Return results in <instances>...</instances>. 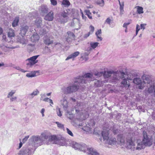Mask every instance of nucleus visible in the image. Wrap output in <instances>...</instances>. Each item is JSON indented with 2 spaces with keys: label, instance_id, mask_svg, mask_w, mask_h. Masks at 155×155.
I'll return each instance as SVG.
<instances>
[{
  "label": "nucleus",
  "instance_id": "f257e3e1",
  "mask_svg": "<svg viewBox=\"0 0 155 155\" xmlns=\"http://www.w3.org/2000/svg\"><path fill=\"white\" fill-rule=\"evenodd\" d=\"M94 80L93 74L91 73H87L83 76H77L75 78L73 84L67 87H63L62 90L65 94H71L76 91L78 89L79 85L81 86L82 84H86Z\"/></svg>",
  "mask_w": 155,
  "mask_h": 155
},
{
  "label": "nucleus",
  "instance_id": "f03ea898",
  "mask_svg": "<svg viewBox=\"0 0 155 155\" xmlns=\"http://www.w3.org/2000/svg\"><path fill=\"white\" fill-rule=\"evenodd\" d=\"M29 140L31 145L36 147L44 144L45 142L47 144H49L50 143L49 142H51L62 146L64 145L63 143H61V142L58 140L56 136H50L44 133H41L40 136H32Z\"/></svg>",
  "mask_w": 155,
  "mask_h": 155
},
{
  "label": "nucleus",
  "instance_id": "7ed1b4c3",
  "mask_svg": "<svg viewBox=\"0 0 155 155\" xmlns=\"http://www.w3.org/2000/svg\"><path fill=\"white\" fill-rule=\"evenodd\" d=\"M72 147L75 150L84 152H87L88 154L91 155H99V153L93 148H87L85 144L83 143H78L76 142H72L71 144Z\"/></svg>",
  "mask_w": 155,
  "mask_h": 155
},
{
  "label": "nucleus",
  "instance_id": "20e7f679",
  "mask_svg": "<svg viewBox=\"0 0 155 155\" xmlns=\"http://www.w3.org/2000/svg\"><path fill=\"white\" fill-rule=\"evenodd\" d=\"M122 73L120 72H118V71L114 72L113 70L104 71V77L105 79L108 81L107 78H110L113 80V81L115 82V79H118L119 77V75H121Z\"/></svg>",
  "mask_w": 155,
  "mask_h": 155
},
{
  "label": "nucleus",
  "instance_id": "39448f33",
  "mask_svg": "<svg viewBox=\"0 0 155 155\" xmlns=\"http://www.w3.org/2000/svg\"><path fill=\"white\" fill-rule=\"evenodd\" d=\"M39 56V55H35L27 59L25 61L27 67L28 68L32 67L34 64L38 62V61L37 59Z\"/></svg>",
  "mask_w": 155,
  "mask_h": 155
},
{
  "label": "nucleus",
  "instance_id": "423d86ee",
  "mask_svg": "<svg viewBox=\"0 0 155 155\" xmlns=\"http://www.w3.org/2000/svg\"><path fill=\"white\" fill-rule=\"evenodd\" d=\"M143 139L142 141L146 146H150L152 144L153 141L152 137L148 135L146 132H143Z\"/></svg>",
  "mask_w": 155,
  "mask_h": 155
},
{
  "label": "nucleus",
  "instance_id": "0eeeda50",
  "mask_svg": "<svg viewBox=\"0 0 155 155\" xmlns=\"http://www.w3.org/2000/svg\"><path fill=\"white\" fill-rule=\"evenodd\" d=\"M36 148L34 150L29 145L27 147L23 148L20 151V155H31L33 153Z\"/></svg>",
  "mask_w": 155,
  "mask_h": 155
},
{
  "label": "nucleus",
  "instance_id": "6e6552de",
  "mask_svg": "<svg viewBox=\"0 0 155 155\" xmlns=\"http://www.w3.org/2000/svg\"><path fill=\"white\" fill-rule=\"evenodd\" d=\"M118 72H121L122 75H119V77H118V79H115V81H116L117 80H118L119 79L121 78L122 79V81L121 82V84L125 85H128V87L130 86V84H127V81L128 80V79L126 78L127 74H126L124 72L122 71H119Z\"/></svg>",
  "mask_w": 155,
  "mask_h": 155
},
{
  "label": "nucleus",
  "instance_id": "1a4fd4ad",
  "mask_svg": "<svg viewBox=\"0 0 155 155\" xmlns=\"http://www.w3.org/2000/svg\"><path fill=\"white\" fill-rule=\"evenodd\" d=\"M141 78L143 80V84H147V85L152 84L151 77L149 75L143 74L141 76Z\"/></svg>",
  "mask_w": 155,
  "mask_h": 155
},
{
  "label": "nucleus",
  "instance_id": "9d476101",
  "mask_svg": "<svg viewBox=\"0 0 155 155\" xmlns=\"http://www.w3.org/2000/svg\"><path fill=\"white\" fill-rule=\"evenodd\" d=\"M127 147L128 149L133 151L136 150V145L134 142L132 140L131 138L127 139Z\"/></svg>",
  "mask_w": 155,
  "mask_h": 155
},
{
  "label": "nucleus",
  "instance_id": "9b49d317",
  "mask_svg": "<svg viewBox=\"0 0 155 155\" xmlns=\"http://www.w3.org/2000/svg\"><path fill=\"white\" fill-rule=\"evenodd\" d=\"M43 41L45 45H49L53 43V38L50 35H46L43 38Z\"/></svg>",
  "mask_w": 155,
  "mask_h": 155
},
{
  "label": "nucleus",
  "instance_id": "f8f14e48",
  "mask_svg": "<svg viewBox=\"0 0 155 155\" xmlns=\"http://www.w3.org/2000/svg\"><path fill=\"white\" fill-rule=\"evenodd\" d=\"M133 82L138 85V88L140 89H142L144 87L143 83L140 78H134L133 80Z\"/></svg>",
  "mask_w": 155,
  "mask_h": 155
},
{
  "label": "nucleus",
  "instance_id": "ddd939ff",
  "mask_svg": "<svg viewBox=\"0 0 155 155\" xmlns=\"http://www.w3.org/2000/svg\"><path fill=\"white\" fill-rule=\"evenodd\" d=\"M69 15L67 12H62L58 21L61 23H64L67 21L68 19V15Z\"/></svg>",
  "mask_w": 155,
  "mask_h": 155
},
{
  "label": "nucleus",
  "instance_id": "4468645a",
  "mask_svg": "<svg viewBox=\"0 0 155 155\" xmlns=\"http://www.w3.org/2000/svg\"><path fill=\"white\" fill-rule=\"evenodd\" d=\"M147 87L148 89L147 90L146 89L145 90V94L147 95L148 94H149L153 93L155 88V86L153 84V83L151 84L147 85Z\"/></svg>",
  "mask_w": 155,
  "mask_h": 155
},
{
  "label": "nucleus",
  "instance_id": "2eb2a0df",
  "mask_svg": "<svg viewBox=\"0 0 155 155\" xmlns=\"http://www.w3.org/2000/svg\"><path fill=\"white\" fill-rule=\"evenodd\" d=\"M110 131V129H107L106 130L104 129L103 130L102 132V136L104 140L106 141L109 137V135Z\"/></svg>",
  "mask_w": 155,
  "mask_h": 155
},
{
  "label": "nucleus",
  "instance_id": "dca6fc26",
  "mask_svg": "<svg viewBox=\"0 0 155 155\" xmlns=\"http://www.w3.org/2000/svg\"><path fill=\"white\" fill-rule=\"evenodd\" d=\"M28 26L27 25H22L20 28V32L19 33V35L25 36L28 31Z\"/></svg>",
  "mask_w": 155,
  "mask_h": 155
},
{
  "label": "nucleus",
  "instance_id": "f3484780",
  "mask_svg": "<svg viewBox=\"0 0 155 155\" xmlns=\"http://www.w3.org/2000/svg\"><path fill=\"white\" fill-rule=\"evenodd\" d=\"M61 104L62 105L64 109L67 110L68 106L67 97L63 96L62 99L61 100Z\"/></svg>",
  "mask_w": 155,
  "mask_h": 155
},
{
  "label": "nucleus",
  "instance_id": "a211bd4d",
  "mask_svg": "<svg viewBox=\"0 0 155 155\" xmlns=\"http://www.w3.org/2000/svg\"><path fill=\"white\" fill-rule=\"evenodd\" d=\"M48 8L47 6L45 5H42L40 8V11L41 14L44 16L48 12Z\"/></svg>",
  "mask_w": 155,
  "mask_h": 155
},
{
  "label": "nucleus",
  "instance_id": "6ab92c4d",
  "mask_svg": "<svg viewBox=\"0 0 155 155\" xmlns=\"http://www.w3.org/2000/svg\"><path fill=\"white\" fill-rule=\"evenodd\" d=\"M108 82L107 80H105L104 81H100L99 80H96L94 82V86L97 87H100L102 86L104 84L107 83Z\"/></svg>",
  "mask_w": 155,
  "mask_h": 155
},
{
  "label": "nucleus",
  "instance_id": "aec40b11",
  "mask_svg": "<svg viewBox=\"0 0 155 155\" xmlns=\"http://www.w3.org/2000/svg\"><path fill=\"white\" fill-rule=\"evenodd\" d=\"M54 18V14L52 11H51L45 15L44 19L48 21H52Z\"/></svg>",
  "mask_w": 155,
  "mask_h": 155
},
{
  "label": "nucleus",
  "instance_id": "412c9836",
  "mask_svg": "<svg viewBox=\"0 0 155 155\" xmlns=\"http://www.w3.org/2000/svg\"><path fill=\"white\" fill-rule=\"evenodd\" d=\"M24 36L22 35H18L16 39L17 41L21 43L22 44H24L25 43L26 40L24 38Z\"/></svg>",
  "mask_w": 155,
  "mask_h": 155
},
{
  "label": "nucleus",
  "instance_id": "4be33fe9",
  "mask_svg": "<svg viewBox=\"0 0 155 155\" xmlns=\"http://www.w3.org/2000/svg\"><path fill=\"white\" fill-rule=\"evenodd\" d=\"M137 145L136 147V150H140L145 148L146 146L142 141H140L138 140L137 142Z\"/></svg>",
  "mask_w": 155,
  "mask_h": 155
},
{
  "label": "nucleus",
  "instance_id": "5701e85b",
  "mask_svg": "<svg viewBox=\"0 0 155 155\" xmlns=\"http://www.w3.org/2000/svg\"><path fill=\"white\" fill-rule=\"evenodd\" d=\"M117 140L118 143L120 145H123L124 144V138L123 137L122 135L120 134L118 135Z\"/></svg>",
  "mask_w": 155,
  "mask_h": 155
},
{
  "label": "nucleus",
  "instance_id": "b1692460",
  "mask_svg": "<svg viewBox=\"0 0 155 155\" xmlns=\"http://www.w3.org/2000/svg\"><path fill=\"white\" fill-rule=\"evenodd\" d=\"M39 93V91L37 89H36L32 93L28 95V98L29 99H32L35 96H37Z\"/></svg>",
  "mask_w": 155,
  "mask_h": 155
},
{
  "label": "nucleus",
  "instance_id": "393cba45",
  "mask_svg": "<svg viewBox=\"0 0 155 155\" xmlns=\"http://www.w3.org/2000/svg\"><path fill=\"white\" fill-rule=\"evenodd\" d=\"M39 39V35L35 33L33 34L31 37L30 39L31 41L33 42H37Z\"/></svg>",
  "mask_w": 155,
  "mask_h": 155
},
{
  "label": "nucleus",
  "instance_id": "a878e982",
  "mask_svg": "<svg viewBox=\"0 0 155 155\" xmlns=\"http://www.w3.org/2000/svg\"><path fill=\"white\" fill-rule=\"evenodd\" d=\"M116 139L114 137L110 138V137L106 141V142L110 145H114L116 144Z\"/></svg>",
  "mask_w": 155,
  "mask_h": 155
},
{
  "label": "nucleus",
  "instance_id": "bb28decb",
  "mask_svg": "<svg viewBox=\"0 0 155 155\" xmlns=\"http://www.w3.org/2000/svg\"><path fill=\"white\" fill-rule=\"evenodd\" d=\"M79 54L78 51H76L69 55L66 59V60H68L71 58H74L76 57Z\"/></svg>",
  "mask_w": 155,
  "mask_h": 155
},
{
  "label": "nucleus",
  "instance_id": "cd10ccee",
  "mask_svg": "<svg viewBox=\"0 0 155 155\" xmlns=\"http://www.w3.org/2000/svg\"><path fill=\"white\" fill-rule=\"evenodd\" d=\"M42 24V20L41 18H38L36 19L35 25L37 26L38 28H40Z\"/></svg>",
  "mask_w": 155,
  "mask_h": 155
},
{
  "label": "nucleus",
  "instance_id": "c85d7f7f",
  "mask_svg": "<svg viewBox=\"0 0 155 155\" xmlns=\"http://www.w3.org/2000/svg\"><path fill=\"white\" fill-rule=\"evenodd\" d=\"M135 74L134 73H129L127 75L126 78L128 80H132L134 78Z\"/></svg>",
  "mask_w": 155,
  "mask_h": 155
},
{
  "label": "nucleus",
  "instance_id": "c756f323",
  "mask_svg": "<svg viewBox=\"0 0 155 155\" xmlns=\"http://www.w3.org/2000/svg\"><path fill=\"white\" fill-rule=\"evenodd\" d=\"M95 3L100 6L103 7L104 5V0H94Z\"/></svg>",
  "mask_w": 155,
  "mask_h": 155
},
{
  "label": "nucleus",
  "instance_id": "7c9ffc66",
  "mask_svg": "<svg viewBox=\"0 0 155 155\" xmlns=\"http://www.w3.org/2000/svg\"><path fill=\"white\" fill-rule=\"evenodd\" d=\"M101 29L98 30L95 33L97 38L99 39L101 41L102 40V38L101 37Z\"/></svg>",
  "mask_w": 155,
  "mask_h": 155
},
{
  "label": "nucleus",
  "instance_id": "2f4dec72",
  "mask_svg": "<svg viewBox=\"0 0 155 155\" xmlns=\"http://www.w3.org/2000/svg\"><path fill=\"white\" fill-rule=\"evenodd\" d=\"M19 21V17H16L12 23V25L13 27H15L18 25V24Z\"/></svg>",
  "mask_w": 155,
  "mask_h": 155
},
{
  "label": "nucleus",
  "instance_id": "473e14b6",
  "mask_svg": "<svg viewBox=\"0 0 155 155\" xmlns=\"http://www.w3.org/2000/svg\"><path fill=\"white\" fill-rule=\"evenodd\" d=\"M8 37L10 38L14 37L15 35L14 31L12 29H10L8 32Z\"/></svg>",
  "mask_w": 155,
  "mask_h": 155
},
{
  "label": "nucleus",
  "instance_id": "72a5a7b5",
  "mask_svg": "<svg viewBox=\"0 0 155 155\" xmlns=\"http://www.w3.org/2000/svg\"><path fill=\"white\" fill-rule=\"evenodd\" d=\"M99 44V43L97 42H91L90 43L91 47L93 49L95 48L98 46Z\"/></svg>",
  "mask_w": 155,
  "mask_h": 155
},
{
  "label": "nucleus",
  "instance_id": "f704fd0d",
  "mask_svg": "<svg viewBox=\"0 0 155 155\" xmlns=\"http://www.w3.org/2000/svg\"><path fill=\"white\" fill-rule=\"evenodd\" d=\"M137 8V13L139 14L143 13V8L142 7L140 6H137L136 7Z\"/></svg>",
  "mask_w": 155,
  "mask_h": 155
},
{
  "label": "nucleus",
  "instance_id": "c9c22d12",
  "mask_svg": "<svg viewBox=\"0 0 155 155\" xmlns=\"http://www.w3.org/2000/svg\"><path fill=\"white\" fill-rule=\"evenodd\" d=\"M62 4L65 7H68L70 5V3L68 0H63Z\"/></svg>",
  "mask_w": 155,
  "mask_h": 155
},
{
  "label": "nucleus",
  "instance_id": "e433bc0d",
  "mask_svg": "<svg viewBox=\"0 0 155 155\" xmlns=\"http://www.w3.org/2000/svg\"><path fill=\"white\" fill-rule=\"evenodd\" d=\"M67 33L68 35V37L71 39L74 38L75 35L73 32L70 31H68L67 32Z\"/></svg>",
  "mask_w": 155,
  "mask_h": 155
},
{
  "label": "nucleus",
  "instance_id": "4c0bfd02",
  "mask_svg": "<svg viewBox=\"0 0 155 155\" xmlns=\"http://www.w3.org/2000/svg\"><path fill=\"white\" fill-rule=\"evenodd\" d=\"M36 76L35 73L32 72L27 73L26 74V76L28 78H32Z\"/></svg>",
  "mask_w": 155,
  "mask_h": 155
},
{
  "label": "nucleus",
  "instance_id": "58836bf2",
  "mask_svg": "<svg viewBox=\"0 0 155 155\" xmlns=\"http://www.w3.org/2000/svg\"><path fill=\"white\" fill-rule=\"evenodd\" d=\"M90 54V52H85L83 54V55L82 56V57L84 59H85V60H87L88 59V56Z\"/></svg>",
  "mask_w": 155,
  "mask_h": 155
},
{
  "label": "nucleus",
  "instance_id": "ea45409f",
  "mask_svg": "<svg viewBox=\"0 0 155 155\" xmlns=\"http://www.w3.org/2000/svg\"><path fill=\"white\" fill-rule=\"evenodd\" d=\"M85 12L86 13V15H87L88 16V17L90 19H92V17L91 16V13L90 12V11L89 10H86L85 11Z\"/></svg>",
  "mask_w": 155,
  "mask_h": 155
},
{
  "label": "nucleus",
  "instance_id": "a19ab883",
  "mask_svg": "<svg viewBox=\"0 0 155 155\" xmlns=\"http://www.w3.org/2000/svg\"><path fill=\"white\" fill-rule=\"evenodd\" d=\"M15 91L14 90H12L10 92H9L7 96V98H9L10 97H12V96L14 95V94L15 93Z\"/></svg>",
  "mask_w": 155,
  "mask_h": 155
},
{
  "label": "nucleus",
  "instance_id": "79ce46f5",
  "mask_svg": "<svg viewBox=\"0 0 155 155\" xmlns=\"http://www.w3.org/2000/svg\"><path fill=\"white\" fill-rule=\"evenodd\" d=\"M104 72L103 71L97 72L94 73V75L97 77H100L103 75Z\"/></svg>",
  "mask_w": 155,
  "mask_h": 155
},
{
  "label": "nucleus",
  "instance_id": "37998d69",
  "mask_svg": "<svg viewBox=\"0 0 155 155\" xmlns=\"http://www.w3.org/2000/svg\"><path fill=\"white\" fill-rule=\"evenodd\" d=\"M55 123L57 124L58 127L59 128L61 129L64 128V125L63 124H61L58 122H55Z\"/></svg>",
  "mask_w": 155,
  "mask_h": 155
},
{
  "label": "nucleus",
  "instance_id": "c03bdc74",
  "mask_svg": "<svg viewBox=\"0 0 155 155\" xmlns=\"http://www.w3.org/2000/svg\"><path fill=\"white\" fill-rule=\"evenodd\" d=\"M56 112L57 115L58 116L61 117L62 115V114L61 113L60 109V108H57Z\"/></svg>",
  "mask_w": 155,
  "mask_h": 155
},
{
  "label": "nucleus",
  "instance_id": "a18cd8bd",
  "mask_svg": "<svg viewBox=\"0 0 155 155\" xmlns=\"http://www.w3.org/2000/svg\"><path fill=\"white\" fill-rule=\"evenodd\" d=\"M31 47V50H34L35 48V44H29L28 45V48H30Z\"/></svg>",
  "mask_w": 155,
  "mask_h": 155
},
{
  "label": "nucleus",
  "instance_id": "49530a36",
  "mask_svg": "<svg viewBox=\"0 0 155 155\" xmlns=\"http://www.w3.org/2000/svg\"><path fill=\"white\" fill-rule=\"evenodd\" d=\"M119 4L120 6V8H124V1H122L121 2H120V0H118Z\"/></svg>",
  "mask_w": 155,
  "mask_h": 155
},
{
  "label": "nucleus",
  "instance_id": "de8ad7c7",
  "mask_svg": "<svg viewBox=\"0 0 155 155\" xmlns=\"http://www.w3.org/2000/svg\"><path fill=\"white\" fill-rule=\"evenodd\" d=\"M0 48L5 52H6L7 51V47L4 45H0Z\"/></svg>",
  "mask_w": 155,
  "mask_h": 155
},
{
  "label": "nucleus",
  "instance_id": "09e8293b",
  "mask_svg": "<svg viewBox=\"0 0 155 155\" xmlns=\"http://www.w3.org/2000/svg\"><path fill=\"white\" fill-rule=\"evenodd\" d=\"M77 108L78 109H76V111L77 112H78L79 111L81 110H82L81 109L82 107H81V104L79 103H78L77 105Z\"/></svg>",
  "mask_w": 155,
  "mask_h": 155
},
{
  "label": "nucleus",
  "instance_id": "8fccbe9b",
  "mask_svg": "<svg viewBox=\"0 0 155 155\" xmlns=\"http://www.w3.org/2000/svg\"><path fill=\"white\" fill-rule=\"evenodd\" d=\"M14 68H15L17 70H18L22 72H25L27 71L25 70H24L23 69L21 68H20V67L19 66L16 67H15Z\"/></svg>",
  "mask_w": 155,
  "mask_h": 155
},
{
  "label": "nucleus",
  "instance_id": "3c124183",
  "mask_svg": "<svg viewBox=\"0 0 155 155\" xmlns=\"http://www.w3.org/2000/svg\"><path fill=\"white\" fill-rule=\"evenodd\" d=\"M89 28L90 29V31H89V32L92 34L94 31V27L92 25H90L89 27Z\"/></svg>",
  "mask_w": 155,
  "mask_h": 155
},
{
  "label": "nucleus",
  "instance_id": "603ef678",
  "mask_svg": "<svg viewBox=\"0 0 155 155\" xmlns=\"http://www.w3.org/2000/svg\"><path fill=\"white\" fill-rule=\"evenodd\" d=\"M141 29L140 28L139 25L138 24H137L136 25V35H137L139 31Z\"/></svg>",
  "mask_w": 155,
  "mask_h": 155
},
{
  "label": "nucleus",
  "instance_id": "864d4df0",
  "mask_svg": "<svg viewBox=\"0 0 155 155\" xmlns=\"http://www.w3.org/2000/svg\"><path fill=\"white\" fill-rule=\"evenodd\" d=\"M111 21V20L110 19V18L109 17L107 18L105 21L104 23H107V24L110 25Z\"/></svg>",
  "mask_w": 155,
  "mask_h": 155
},
{
  "label": "nucleus",
  "instance_id": "5fc2aeb1",
  "mask_svg": "<svg viewBox=\"0 0 155 155\" xmlns=\"http://www.w3.org/2000/svg\"><path fill=\"white\" fill-rule=\"evenodd\" d=\"M66 116L70 119H71L73 117V115L72 114H69L68 112H67Z\"/></svg>",
  "mask_w": 155,
  "mask_h": 155
},
{
  "label": "nucleus",
  "instance_id": "6e6d98bb",
  "mask_svg": "<svg viewBox=\"0 0 155 155\" xmlns=\"http://www.w3.org/2000/svg\"><path fill=\"white\" fill-rule=\"evenodd\" d=\"M67 133L69 135H70V136H71L72 137H73L74 136H73V134L72 133V132L69 129H68V128H67Z\"/></svg>",
  "mask_w": 155,
  "mask_h": 155
},
{
  "label": "nucleus",
  "instance_id": "4d7b16f0",
  "mask_svg": "<svg viewBox=\"0 0 155 155\" xmlns=\"http://www.w3.org/2000/svg\"><path fill=\"white\" fill-rule=\"evenodd\" d=\"M45 50L47 53H50L51 52V50L48 47H45Z\"/></svg>",
  "mask_w": 155,
  "mask_h": 155
},
{
  "label": "nucleus",
  "instance_id": "13d9d810",
  "mask_svg": "<svg viewBox=\"0 0 155 155\" xmlns=\"http://www.w3.org/2000/svg\"><path fill=\"white\" fill-rule=\"evenodd\" d=\"M146 25V24H142L140 25V28L144 30L145 28V26Z\"/></svg>",
  "mask_w": 155,
  "mask_h": 155
},
{
  "label": "nucleus",
  "instance_id": "bf43d9fd",
  "mask_svg": "<svg viewBox=\"0 0 155 155\" xmlns=\"http://www.w3.org/2000/svg\"><path fill=\"white\" fill-rule=\"evenodd\" d=\"M29 136H26L22 140V142L23 143H25L27 140L29 138Z\"/></svg>",
  "mask_w": 155,
  "mask_h": 155
},
{
  "label": "nucleus",
  "instance_id": "052dcab7",
  "mask_svg": "<svg viewBox=\"0 0 155 155\" xmlns=\"http://www.w3.org/2000/svg\"><path fill=\"white\" fill-rule=\"evenodd\" d=\"M51 4L54 5H57V2L55 0H50Z\"/></svg>",
  "mask_w": 155,
  "mask_h": 155
},
{
  "label": "nucleus",
  "instance_id": "680f3d73",
  "mask_svg": "<svg viewBox=\"0 0 155 155\" xmlns=\"http://www.w3.org/2000/svg\"><path fill=\"white\" fill-rule=\"evenodd\" d=\"M42 30H41L40 31V35H44L47 32V31L43 29L42 30Z\"/></svg>",
  "mask_w": 155,
  "mask_h": 155
},
{
  "label": "nucleus",
  "instance_id": "e2e57ef3",
  "mask_svg": "<svg viewBox=\"0 0 155 155\" xmlns=\"http://www.w3.org/2000/svg\"><path fill=\"white\" fill-rule=\"evenodd\" d=\"M17 99V97H12L10 98V102H13L14 101L16 100Z\"/></svg>",
  "mask_w": 155,
  "mask_h": 155
},
{
  "label": "nucleus",
  "instance_id": "0e129e2a",
  "mask_svg": "<svg viewBox=\"0 0 155 155\" xmlns=\"http://www.w3.org/2000/svg\"><path fill=\"white\" fill-rule=\"evenodd\" d=\"M112 131L113 133L114 134H116V133L117 131V130L116 129H114L113 128L112 130L110 129V131Z\"/></svg>",
  "mask_w": 155,
  "mask_h": 155
},
{
  "label": "nucleus",
  "instance_id": "69168bd1",
  "mask_svg": "<svg viewBox=\"0 0 155 155\" xmlns=\"http://www.w3.org/2000/svg\"><path fill=\"white\" fill-rule=\"evenodd\" d=\"M78 23L79 28H78L75 29H76L77 30H78V29H80L81 28V26H82V25L81 24L80 21L79 20L78 21Z\"/></svg>",
  "mask_w": 155,
  "mask_h": 155
},
{
  "label": "nucleus",
  "instance_id": "338daca9",
  "mask_svg": "<svg viewBox=\"0 0 155 155\" xmlns=\"http://www.w3.org/2000/svg\"><path fill=\"white\" fill-rule=\"evenodd\" d=\"M124 8H120V13L121 15L124 14Z\"/></svg>",
  "mask_w": 155,
  "mask_h": 155
},
{
  "label": "nucleus",
  "instance_id": "774afa93",
  "mask_svg": "<svg viewBox=\"0 0 155 155\" xmlns=\"http://www.w3.org/2000/svg\"><path fill=\"white\" fill-rule=\"evenodd\" d=\"M152 118L153 119L155 120V112L152 113Z\"/></svg>",
  "mask_w": 155,
  "mask_h": 155
}]
</instances>
